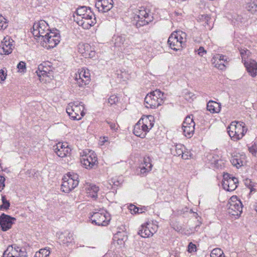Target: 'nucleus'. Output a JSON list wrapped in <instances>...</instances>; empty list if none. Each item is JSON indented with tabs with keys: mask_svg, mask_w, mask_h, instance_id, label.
<instances>
[{
	"mask_svg": "<svg viewBox=\"0 0 257 257\" xmlns=\"http://www.w3.org/2000/svg\"><path fill=\"white\" fill-rule=\"evenodd\" d=\"M191 123L195 124L192 117L187 116L183 121L182 126H190Z\"/></svg>",
	"mask_w": 257,
	"mask_h": 257,
	"instance_id": "79ce46f5",
	"label": "nucleus"
},
{
	"mask_svg": "<svg viewBox=\"0 0 257 257\" xmlns=\"http://www.w3.org/2000/svg\"><path fill=\"white\" fill-rule=\"evenodd\" d=\"M49 62H44L38 66V70L36 71L37 74L41 81H44L45 77H50L52 72L51 68L48 65Z\"/></svg>",
	"mask_w": 257,
	"mask_h": 257,
	"instance_id": "dca6fc26",
	"label": "nucleus"
},
{
	"mask_svg": "<svg viewBox=\"0 0 257 257\" xmlns=\"http://www.w3.org/2000/svg\"><path fill=\"white\" fill-rule=\"evenodd\" d=\"M135 14L134 19L138 28L148 24L152 20V17L147 12L145 7H141L137 10Z\"/></svg>",
	"mask_w": 257,
	"mask_h": 257,
	"instance_id": "6e6552de",
	"label": "nucleus"
},
{
	"mask_svg": "<svg viewBox=\"0 0 257 257\" xmlns=\"http://www.w3.org/2000/svg\"><path fill=\"white\" fill-rule=\"evenodd\" d=\"M242 211V204L236 196H232L228 201V212L232 216H239Z\"/></svg>",
	"mask_w": 257,
	"mask_h": 257,
	"instance_id": "9b49d317",
	"label": "nucleus"
},
{
	"mask_svg": "<svg viewBox=\"0 0 257 257\" xmlns=\"http://www.w3.org/2000/svg\"><path fill=\"white\" fill-rule=\"evenodd\" d=\"M5 178L3 176L0 175V191L3 190L5 186Z\"/></svg>",
	"mask_w": 257,
	"mask_h": 257,
	"instance_id": "8fccbe9b",
	"label": "nucleus"
},
{
	"mask_svg": "<svg viewBox=\"0 0 257 257\" xmlns=\"http://www.w3.org/2000/svg\"><path fill=\"white\" fill-rule=\"evenodd\" d=\"M224 57L225 56L224 55L217 54L214 56V59H215V61H218V62H221V61L225 62L227 60L226 59H225Z\"/></svg>",
	"mask_w": 257,
	"mask_h": 257,
	"instance_id": "de8ad7c7",
	"label": "nucleus"
},
{
	"mask_svg": "<svg viewBox=\"0 0 257 257\" xmlns=\"http://www.w3.org/2000/svg\"><path fill=\"white\" fill-rule=\"evenodd\" d=\"M154 117L150 115L142 117L139 121L141 122L143 126H144L147 128L146 130L149 132L154 126Z\"/></svg>",
	"mask_w": 257,
	"mask_h": 257,
	"instance_id": "bb28decb",
	"label": "nucleus"
},
{
	"mask_svg": "<svg viewBox=\"0 0 257 257\" xmlns=\"http://www.w3.org/2000/svg\"><path fill=\"white\" fill-rule=\"evenodd\" d=\"M188 95H189V97L190 98L193 96V94L191 92L188 93ZM185 97H186V99H187V94H186Z\"/></svg>",
	"mask_w": 257,
	"mask_h": 257,
	"instance_id": "4d7b16f0",
	"label": "nucleus"
},
{
	"mask_svg": "<svg viewBox=\"0 0 257 257\" xmlns=\"http://www.w3.org/2000/svg\"><path fill=\"white\" fill-rule=\"evenodd\" d=\"M204 17H205V19L207 21H208V20H209V17H208L207 15L205 16Z\"/></svg>",
	"mask_w": 257,
	"mask_h": 257,
	"instance_id": "13d9d810",
	"label": "nucleus"
},
{
	"mask_svg": "<svg viewBox=\"0 0 257 257\" xmlns=\"http://www.w3.org/2000/svg\"><path fill=\"white\" fill-rule=\"evenodd\" d=\"M165 94L159 89H156L148 94L144 101L145 106L147 108H156L164 102Z\"/></svg>",
	"mask_w": 257,
	"mask_h": 257,
	"instance_id": "f257e3e1",
	"label": "nucleus"
},
{
	"mask_svg": "<svg viewBox=\"0 0 257 257\" xmlns=\"http://www.w3.org/2000/svg\"><path fill=\"white\" fill-rule=\"evenodd\" d=\"M245 158V156L244 155L236 154V155L232 156L230 159V162L233 166H235L237 168H239L243 166Z\"/></svg>",
	"mask_w": 257,
	"mask_h": 257,
	"instance_id": "a878e982",
	"label": "nucleus"
},
{
	"mask_svg": "<svg viewBox=\"0 0 257 257\" xmlns=\"http://www.w3.org/2000/svg\"><path fill=\"white\" fill-rule=\"evenodd\" d=\"M90 74L88 71L82 70L78 74H76L75 81L79 86H83L89 83L90 81Z\"/></svg>",
	"mask_w": 257,
	"mask_h": 257,
	"instance_id": "aec40b11",
	"label": "nucleus"
},
{
	"mask_svg": "<svg viewBox=\"0 0 257 257\" xmlns=\"http://www.w3.org/2000/svg\"><path fill=\"white\" fill-rule=\"evenodd\" d=\"M197 51V54L200 56H203L204 54H206V51L203 47H200Z\"/></svg>",
	"mask_w": 257,
	"mask_h": 257,
	"instance_id": "3c124183",
	"label": "nucleus"
},
{
	"mask_svg": "<svg viewBox=\"0 0 257 257\" xmlns=\"http://www.w3.org/2000/svg\"><path fill=\"white\" fill-rule=\"evenodd\" d=\"M125 39L124 37L122 36H115L112 39L114 46L122 50V47Z\"/></svg>",
	"mask_w": 257,
	"mask_h": 257,
	"instance_id": "7c9ffc66",
	"label": "nucleus"
},
{
	"mask_svg": "<svg viewBox=\"0 0 257 257\" xmlns=\"http://www.w3.org/2000/svg\"><path fill=\"white\" fill-rule=\"evenodd\" d=\"M221 104L216 101L210 100L207 104V109L212 113H219L221 110Z\"/></svg>",
	"mask_w": 257,
	"mask_h": 257,
	"instance_id": "cd10ccee",
	"label": "nucleus"
},
{
	"mask_svg": "<svg viewBox=\"0 0 257 257\" xmlns=\"http://www.w3.org/2000/svg\"><path fill=\"white\" fill-rule=\"evenodd\" d=\"M195 124L191 123L190 126H182L184 135L188 138H190L194 134Z\"/></svg>",
	"mask_w": 257,
	"mask_h": 257,
	"instance_id": "2f4dec72",
	"label": "nucleus"
},
{
	"mask_svg": "<svg viewBox=\"0 0 257 257\" xmlns=\"http://www.w3.org/2000/svg\"><path fill=\"white\" fill-rule=\"evenodd\" d=\"M147 224H151L150 226H149V229L151 232H152V235L153 234L156 232L158 229V226L156 224H154L153 222H147Z\"/></svg>",
	"mask_w": 257,
	"mask_h": 257,
	"instance_id": "49530a36",
	"label": "nucleus"
},
{
	"mask_svg": "<svg viewBox=\"0 0 257 257\" xmlns=\"http://www.w3.org/2000/svg\"><path fill=\"white\" fill-rule=\"evenodd\" d=\"M17 68L20 70L21 72H24L26 71V63L23 61H21L17 65Z\"/></svg>",
	"mask_w": 257,
	"mask_h": 257,
	"instance_id": "a18cd8bd",
	"label": "nucleus"
},
{
	"mask_svg": "<svg viewBox=\"0 0 257 257\" xmlns=\"http://www.w3.org/2000/svg\"><path fill=\"white\" fill-rule=\"evenodd\" d=\"M8 26V21L2 15H0V30L6 29Z\"/></svg>",
	"mask_w": 257,
	"mask_h": 257,
	"instance_id": "4c0bfd02",
	"label": "nucleus"
},
{
	"mask_svg": "<svg viewBox=\"0 0 257 257\" xmlns=\"http://www.w3.org/2000/svg\"><path fill=\"white\" fill-rule=\"evenodd\" d=\"M90 218L92 223L98 226H107L110 220L109 213L104 210L93 212Z\"/></svg>",
	"mask_w": 257,
	"mask_h": 257,
	"instance_id": "0eeeda50",
	"label": "nucleus"
},
{
	"mask_svg": "<svg viewBox=\"0 0 257 257\" xmlns=\"http://www.w3.org/2000/svg\"><path fill=\"white\" fill-rule=\"evenodd\" d=\"M57 234H58V239L60 243L69 246L73 243V235L71 232L65 231Z\"/></svg>",
	"mask_w": 257,
	"mask_h": 257,
	"instance_id": "4be33fe9",
	"label": "nucleus"
},
{
	"mask_svg": "<svg viewBox=\"0 0 257 257\" xmlns=\"http://www.w3.org/2000/svg\"><path fill=\"white\" fill-rule=\"evenodd\" d=\"M248 150L252 155L255 156L257 153V145L254 143L251 147H248Z\"/></svg>",
	"mask_w": 257,
	"mask_h": 257,
	"instance_id": "37998d69",
	"label": "nucleus"
},
{
	"mask_svg": "<svg viewBox=\"0 0 257 257\" xmlns=\"http://www.w3.org/2000/svg\"><path fill=\"white\" fill-rule=\"evenodd\" d=\"M50 253V250L46 248H42L36 252L34 257H48Z\"/></svg>",
	"mask_w": 257,
	"mask_h": 257,
	"instance_id": "f704fd0d",
	"label": "nucleus"
},
{
	"mask_svg": "<svg viewBox=\"0 0 257 257\" xmlns=\"http://www.w3.org/2000/svg\"><path fill=\"white\" fill-rule=\"evenodd\" d=\"M48 24L44 20L36 22L33 26L32 33L34 37L41 40L50 32Z\"/></svg>",
	"mask_w": 257,
	"mask_h": 257,
	"instance_id": "9d476101",
	"label": "nucleus"
},
{
	"mask_svg": "<svg viewBox=\"0 0 257 257\" xmlns=\"http://www.w3.org/2000/svg\"><path fill=\"white\" fill-rule=\"evenodd\" d=\"M196 250V245L192 242L189 243L188 246V251L189 252H194Z\"/></svg>",
	"mask_w": 257,
	"mask_h": 257,
	"instance_id": "09e8293b",
	"label": "nucleus"
},
{
	"mask_svg": "<svg viewBox=\"0 0 257 257\" xmlns=\"http://www.w3.org/2000/svg\"><path fill=\"white\" fill-rule=\"evenodd\" d=\"M153 165L151 163V159L149 157L144 158L143 163L140 166V173L145 175L147 173L151 171Z\"/></svg>",
	"mask_w": 257,
	"mask_h": 257,
	"instance_id": "393cba45",
	"label": "nucleus"
},
{
	"mask_svg": "<svg viewBox=\"0 0 257 257\" xmlns=\"http://www.w3.org/2000/svg\"><path fill=\"white\" fill-rule=\"evenodd\" d=\"M78 175L76 174L68 173L63 178L61 190L65 193H69L78 186Z\"/></svg>",
	"mask_w": 257,
	"mask_h": 257,
	"instance_id": "39448f33",
	"label": "nucleus"
},
{
	"mask_svg": "<svg viewBox=\"0 0 257 257\" xmlns=\"http://www.w3.org/2000/svg\"><path fill=\"white\" fill-rule=\"evenodd\" d=\"M113 4L112 0H97L95 3V7L99 12L106 13L112 9Z\"/></svg>",
	"mask_w": 257,
	"mask_h": 257,
	"instance_id": "412c9836",
	"label": "nucleus"
},
{
	"mask_svg": "<svg viewBox=\"0 0 257 257\" xmlns=\"http://www.w3.org/2000/svg\"><path fill=\"white\" fill-rule=\"evenodd\" d=\"M238 179L234 177H230L228 173L223 175L222 185L223 188L227 191H234L237 186Z\"/></svg>",
	"mask_w": 257,
	"mask_h": 257,
	"instance_id": "ddd939ff",
	"label": "nucleus"
},
{
	"mask_svg": "<svg viewBox=\"0 0 257 257\" xmlns=\"http://www.w3.org/2000/svg\"><path fill=\"white\" fill-rule=\"evenodd\" d=\"M147 128L143 126L141 122L138 121V122L135 125L134 128V134L137 137L141 138H144L147 133L149 132L148 130H146Z\"/></svg>",
	"mask_w": 257,
	"mask_h": 257,
	"instance_id": "b1692460",
	"label": "nucleus"
},
{
	"mask_svg": "<svg viewBox=\"0 0 257 257\" xmlns=\"http://www.w3.org/2000/svg\"><path fill=\"white\" fill-rule=\"evenodd\" d=\"M249 53V51L247 50L241 49L240 50L242 60L244 61V64L247 72L252 77H254L256 76L257 62L251 59L247 61L245 60V56L248 55Z\"/></svg>",
	"mask_w": 257,
	"mask_h": 257,
	"instance_id": "f8f14e48",
	"label": "nucleus"
},
{
	"mask_svg": "<svg viewBox=\"0 0 257 257\" xmlns=\"http://www.w3.org/2000/svg\"><path fill=\"white\" fill-rule=\"evenodd\" d=\"M86 193L88 196L95 199L97 197L98 187L94 184L88 185L86 187Z\"/></svg>",
	"mask_w": 257,
	"mask_h": 257,
	"instance_id": "c85d7f7f",
	"label": "nucleus"
},
{
	"mask_svg": "<svg viewBox=\"0 0 257 257\" xmlns=\"http://www.w3.org/2000/svg\"><path fill=\"white\" fill-rule=\"evenodd\" d=\"M247 11L252 14H255L257 12V1H251L248 3L245 7Z\"/></svg>",
	"mask_w": 257,
	"mask_h": 257,
	"instance_id": "473e14b6",
	"label": "nucleus"
},
{
	"mask_svg": "<svg viewBox=\"0 0 257 257\" xmlns=\"http://www.w3.org/2000/svg\"><path fill=\"white\" fill-rule=\"evenodd\" d=\"M106 122L109 125L110 129L112 131H116L117 130L118 126L117 123L108 120H106Z\"/></svg>",
	"mask_w": 257,
	"mask_h": 257,
	"instance_id": "c03bdc74",
	"label": "nucleus"
},
{
	"mask_svg": "<svg viewBox=\"0 0 257 257\" xmlns=\"http://www.w3.org/2000/svg\"><path fill=\"white\" fill-rule=\"evenodd\" d=\"M80 161L85 168L91 169L97 165V158L94 151L87 149L81 153Z\"/></svg>",
	"mask_w": 257,
	"mask_h": 257,
	"instance_id": "423d86ee",
	"label": "nucleus"
},
{
	"mask_svg": "<svg viewBox=\"0 0 257 257\" xmlns=\"http://www.w3.org/2000/svg\"><path fill=\"white\" fill-rule=\"evenodd\" d=\"M96 23V18L94 15V17H91L84 19H79V22L77 23L79 26H81L84 29H88Z\"/></svg>",
	"mask_w": 257,
	"mask_h": 257,
	"instance_id": "5701e85b",
	"label": "nucleus"
},
{
	"mask_svg": "<svg viewBox=\"0 0 257 257\" xmlns=\"http://www.w3.org/2000/svg\"><path fill=\"white\" fill-rule=\"evenodd\" d=\"M14 40L9 36L4 37L0 45V54L9 55L12 52Z\"/></svg>",
	"mask_w": 257,
	"mask_h": 257,
	"instance_id": "2eb2a0df",
	"label": "nucleus"
},
{
	"mask_svg": "<svg viewBox=\"0 0 257 257\" xmlns=\"http://www.w3.org/2000/svg\"><path fill=\"white\" fill-rule=\"evenodd\" d=\"M223 251L218 248L213 249L210 253V257H220L223 255Z\"/></svg>",
	"mask_w": 257,
	"mask_h": 257,
	"instance_id": "58836bf2",
	"label": "nucleus"
},
{
	"mask_svg": "<svg viewBox=\"0 0 257 257\" xmlns=\"http://www.w3.org/2000/svg\"><path fill=\"white\" fill-rule=\"evenodd\" d=\"M228 133L230 138L234 140H240L247 132V128L243 122H232L227 127Z\"/></svg>",
	"mask_w": 257,
	"mask_h": 257,
	"instance_id": "f03ea898",
	"label": "nucleus"
},
{
	"mask_svg": "<svg viewBox=\"0 0 257 257\" xmlns=\"http://www.w3.org/2000/svg\"><path fill=\"white\" fill-rule=\"evenodd\" d=\"M6 75L2 70L0 71V81H3L6 79Z\"/></svg>",
	"mask_w": 257,
	"mask_h": 257,
	"instance_id": "5fc2aeb1",
	"label": "nucleus"
},
{
	"mask_svg": "<svg viewBox=\"0 0 257 257\" xmlns=\"http://www.w3.org/2000/svg\"><path fill=\"white\" fill-rule=\"evenodd\" d=\"M26 252L16 244L9 245L4 251L2 257H27Z\"/></svg>",
	"mask_w": 257,
	"mask_h": 257,
	"instance_id": "4468645a",
	"label": "nucleus"
},
{
	"mask_svg": "<svg viewBox=\"0 0 257 257\" xmlns=\"http://www.w3.org/2000/svg\"><path fill=\"white\" fill-rule=\"evenodd\" d=\"M45 43V47L47 49L53 48L56 47L60 41V36L57 30L50 31L47 33L42 39Z\"/></svg>",
	"mask_w": 257,
	"mask_h": 257,
	"instance_id": "1a4fd4ad",
	"label": "nucleus"
},
{
	"mask_svg": "<svg viewBox=\"0 0 257 257\" xmlns=\"http://www.w3.org/2000/svg\"><path fill=\"white\" fill-rule=\"evenodd\" d=\"M91 17H94V14L91 11H88L87 13H85L84 14H82V15L80 16H74V20L76 22H79V19H86L87 18H90Z\"/></svg>",
	"mask_w": 257,
	"mask_h": 257,
	"instance_id": "c9c22d12",
	"label": "nucleus"
},
{
	"mask_svg": "<svg viewBox=\"0 0 257 257\" xmlns=\"http://www.w3.org/2000/svg\"><path fill=\"white\" fill-rule=\"evenodd\" d=\"M15 220H16L15 218L3 213L0 216V226L2 230L4 231H6L10 229Z\"/></svg>",
	"mask_w": 257,
	"mask_h": 257,
	"instance_id": "6ab92c4d",
	"label": "nucleus"
},
{
	"mask_svg": "<svg viewBox=\"0 0 257 257\" xmlns=\"http://www.w3.org/2000/svg\"><path fill=\"white\" fill-rule=\"evenodd\" d=\"M182 156V158L183 159L186 160L189 159V156H190L189 153H187L186 154L183 152V154L181 155Z\"/></svg>",
	"mask_w": 257,
	"mask_h": 257,
	"instance_id": "6e6d98bb",
	"label": "nucleus"
},
{
	"mask_svg": "<svg viewBox=\"0 0 257 257\" xmlns=\"http://www.w3.org/2000/svg\"><path fill=\"white\" fill-rule=\"evenodd\" d=\"M78 52L85 58H93L95 55L94 49L89 44L79 43L78 45Z\"/></svg>",
	"mask_w": 257,
	"mask_h": 257,
	"instance_id": "f3484780",
	"label": "nucleus"
},
{
	"mask_svg": "<svg viewBox=\"0 0 257 257\" xmlns=\"http://www.w3.org/2000/svg\"><path fill=\"white\" fill-rule=\"evenodd\" d=\"M53 150L57 155L61 158L66 157L70 153V149L67 143L59 142L53 146Z\"/></svg>",
	"mask_w": 257,
	"mask_h": 257,
	"instance_id": "a211bd4d",
	"label": "nucleus"
},
{
	"mask_svg": "<svg viewBox=\"0 0 257 257\" xmlns=\"http://www.w3.org/2000/svg\"><path fill=\"white\" fill-rule=\"evenodd\" d=\"M151 225V224H147V223L142 224L139 230L138 234L144 238L152 236V232L149 229V226Z\"/></svg>",
	"mask_w": 257,
	"mask_h": 257,
	"instance_id": "c756f323",
	"label": "nucleus"
},
{
	"mask_svg": "<svg viewBox=\"0 0 257 257\" xmlns=\"http://www.w3.org/2000/svg\"><path fill=\"white\" fill-rule=\"evenodd\" d=\"M2 201L3 204L0 206V210H8L10 206V203L8 200H7L5 195L2 196Z\"/></svg>",
	"mask_w": 257,
	"mask_h": 257,
	"instance_id": "e433bc0d",
	"label": "nucleus"
},
{
	"mask_svg": "<svg viewBox=\"0 0 257 257\" xmlns=\"http://www.w3.org/2000/svg\"><path fill=\"white\" fill-rule=\"evenodd\" d=\"M186 42V34L182 31L174 32L170 35L168 44L175 51L181 50L185 47Z\"/></svg>",
	"mask_w": 257,
	"mask_h": 257,
	"instance_id": "7ed1b4c3",
	"label": "nucleus"
},
{
	"mask_svg": "<svg viewBox=\"0 0 257 257\" xmlns=\"http://www.w3.org/2000/svg\"><path fill=\"white\" fill-rule=\"evenodd\" d=\"M220 62V63H219V62H217V63L215 64V66L220 70H223L224 69L225 66L224 64H222L221 62Z\"/></svg>",
	"mask_w": 257,
	"mask_h": 257,
	"instance_id": "864d4df0",
	"label": "nucleus"
},
{
	"mask_svg": "<svg viewBox=\"0 0 257 257\" xmlns=\"http://www.w3.org/2000/svg\"><path fill=\"white\" fill-rule=\"evenodd\" d=\"M252 189H250V192H252Z\"/></svg>",
	"mask_w": 257,
	"mask_h": 257,
	"instance_id": "052dcab7",
	"label": "nucleus"
},
{
	"mask_svg": "<svg viewBox=\"0 0 257 257\" xmlns=\"http://www.w3.org/2000/svg\"><path fill=\"white\" fill-rule=\"evenodd\" d=\"M185 147L181 144L176 145L174 147V150H172V154L174 156H181V154H183L184 149Z\"/></svg>",
	"mask_w": 257,
	"mask_h": 257,
	"instance_id": "72a5a7b5",
	"label": "nucleus"
},
{
	"mask_svg": "<svg viewBox=\"0 0 257 257\" xmlns=\"http://www.w3.org/2000/svg\"><path fill=\"white\" fill-rule=\"evenodd\" d=\"M130 209L131 211H133L135 213H140L139 208L136 207L134 205H131L130 206ZM142 212H140V213H142Z\"/></svg>",
	"mask_w": 257,
	"mask_h": 257,
	"instance_id": "603ef678",
	"label": "nucleus"
},
{
	"mask_svg": "<svg viewBox=\"0 0 257 257\" xmlns=\"http://www.w3.org/2000/svg\"><path fill=\"white\" fill-rule=\"evenodd\" d=\"M88 11H91L90 8H87L86 7L83 6L78 8L76 11V16L82 15L87 13Z\"/></svg>",
	"mask_w": 257,
	"mask_h": 257,
	"instance_id": "ea45409f",
	"label": "nucleus"
},
{
	"mask_svg": "<svg viewBox=\"0 0 257 257\" xmlns=\"http://www.w3.org/2000/svg\"><path fill=\"white\" fill-rule=\"evenodd\" d=\"M254 208H255L256 212H257V204L254 205Z\"/></svg>",
	"mask_w": 257,
	"mask_h": 257,
	"instance_id": "bf43d9fd",
	"label": "nucleus"
},
{
	"mask_svg": "<svg viewBox=\"0 0 257 257\" xmlns=\"http://www.w3.org/2000/svg\"><path fill=\"white\" fill-rule=\"evenodd\" d=\"M107 101L108 103H109L110 106H112L113 105L116 104L118 102V98L117 96L112 95L108 98Z\"/></svg>",
	"mask_w": 257,
	"mask_h": 257,
	"instance_id": "a19ab883",
	"label": "nucleus"
},
{
	"mask_svg": "<svg viewBox=\"0 0 257 257\" xmlns=\"http://www.w3.org/2000/svg\"><path fill=\"white\" fill-rule=\"evenodd\" d=\"M84 106L82 102L69 103L66 107L68 114L74 120H80L84 115Z\"/></svg>",
	"mask_w": 257,
	"mask_h": 257,
	"instance_id": "20e7f679",
	"label": "nucleus"
}]
</instances>
